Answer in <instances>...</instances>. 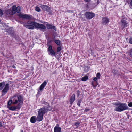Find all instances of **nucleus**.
Here are the masks:
<instances>
[{
	"label": "nucleus",
	"mask_w": 132,
	"mask_h": 132,
	"mask_svg": "<svg viewBox=\"0 0 132 132\" xmlns=\"http://www.w3.org/2000/svg\"><path fill=\"white\" fill-rule=\"evenodd\" d=\"M10 89L9 85L8 83L5 84L4 82H0V90H2L1 96H3L6 94Z\"/></svg>",
	"instance_id": "nucleus-4"
},
{
	"label": "nucleus",
	"mask_w": 132,
	"mask_h": 132,
	"mask_svg": "<svg viewBox=\"0 0 132 132\" xmlns=\"http://www.w3.org/2000/svg\"><path fill=\"white\" fill-rule=\"evenodd\" d=\"M46 26L47 28V29H53L55 31H56V27L55 26L49 24H47L46 25Z\"/></svg>",
	"instance_id": "nucleus-11"
},
{
	"label": "nucleus",
	"mask_w": 132,
	"mask_h": 132,
	"mask_svg": "<svg viewBox=\"0 0 132 132\" xmlns=\"http://www.w3.org/2000/svg\"><path fill=\"white\" fill-rule=\"evenodd\" d=\"M12 67L13 68H14V69H15V68H16V67H15V65H12Z\"/></svg>",
	"instance_id": "nucleus-45"
},
{
	"label": "nucleus",
	"mask_w": 132,
	"mask_h": 132,
	"mask_svg": "<svg viewBox=\"0 0 132 132\" xmlns=\"http://www.w3.org/2000/svg\"><path fill=\"white\" fill-rule=\"evenodd\" d=\"M96 76L98 79H100L101 76V74L99 72L97 73L96 74Z\"/></svg>",
	"instance_id": "nucleus-31"
},
{
	"label": "nucleus",
	"mask_w": 132,
	"mask_h": 132,
	"mask_svg": "<svg viewBox=\"0 0 132 132\" xmlns=\"http://www.w3.org/2000/svg\"><path fill=\"white\" fill-rule=\"evenodd\" d=\"M16 108L17 109H19L21 107V103H19L16 106Z\"/></svg>",
	"instance_id": "nucleus-28"
},
{
	"label": "nucleus",
	"mask_w": 132,
	"mask_h": 132,
	"mask_svg": "<svg viewBox=\"0 0 132 132\" xmlns=\"http://www.w3.org/2000/svg\"><path fill=\"white\" fill-rule=\"evenodd\" d=\"M12 101L13 102V104H16L18 103V100L17 99H14Z\"/></svg>",
	"instance_id": "nucleus-25"
},
{
	"label": "nucleus",
	"mask_w": 132,
	"mask_h": 132,
	"mask_svg": "<svg viewBox=\"0 0 132 132\" xmlns=\"http://www.w3.org/2000/svg\"><path fill=\"white\" fill-rule=\"evenodd\" d=\"M86 2H89L91 1V0H84Z\"/></svg>",
	"instance_id": "nucleus-44"
},
{
	"label": "nucleus",
	"mask_w": 132,
	"mask_h": 132,
	"mask_svg": "<svg viewBox=\"0 0 132 132\" xmlns=\"http://www.w3.org/2000/svg\"><path fill=\"white\" fill-rule=\"evenodd\" d=\"M53 41V40H52L50 39H48L47 40V44L48 45V44H50V43L52 42Z\"/></svg>",
	"instance_id": "nucleus-30"
},
{
	"label": "nucleus",
	"mask_w": 132,
	"mask_h": 132,
	"mask_svg": "<svg viewBox=\"0 0 132 132\" xmlns=\"http://www.w3.org/2000/svg\"><path fill=\"white\" fill-rule=\"evenodd\" d=\"M97 77H95L94 79H93V80L94 81H96L97 80Z\"/></svg>",
	"instance_id": "nucleus-40"
},
{
	"label": "nucleus",
	"mask_w": 132,
	"mask_h": 132,
	"mask_svg": "<svg viewBox=\"0 0 132 132\" xmlns=\"http://www.w3.org/2000/svg\"><path fill=\"white\" fill-rule=\"evenodd\" d=\"M92 85H93V83H92Z\"/></svg>",
	"instance_id": "nucleus-53"
},
{
	"label": "nucleus",
	"mask_w": 132,
	"mask_h": 132,
	"mask_svg": "<svg viewBox=\"0 0 132 132\" xmlns=\"http://www.w3.org/2000/svg\"><path fill=\"white\" fill-rule=\"evenodd\" d=\"M43 116L42 114H40L38 113V115L37 117V121L40 122L42 121L43 118Z\"/></svg>",
	"instance_id": "nucleus-15"
},
{
	"label": "nucleus",
	"mask_w": 132,
	"mask_h": 132,
	"mask_svg": "<svg viewBox=\"0 0 132 132\" xmlns=\"http://www.w3.org/2000/svg\"><path fill=\"white\" fill-rule=\"evenodd\" d=\"M48 109H46L45 108H42L40 109L38 111V113L44 115L48 111Z\"/></svg>",
	"instance_id": "nucleus-9"
},
{
	"label": "nucleus",
	"mask_w": 132,
	"mask_h": 132,
	"mask_svg": "<svg viewBox=\"0 0 132 132\" xmlns=\"http://www.w3.org/2000/svg\"><path fill=\"white\" fill-rule=\"evenodd\" d=\"M40 7L44 11H46L47 12H49V13L50 15L52 14L50 8L49 6L46 5H42L40 6Z\"/></svg>",
	"instance_id": "nucleus-7"
},
{
	"label": "nucleus",
	"mask_w": 132,
	"mask_h": 132,
	"mask_svg": "<svg viewBox=\"0 0 132 132\" xmlns=\"http://www.w3.org/2000/svg\"><path fill=\"white\" fill-rule=\"evenodd\" d=\"M62 49L61 46H59L57 48L56 52H60Z\"/></svg>",
	"instance_id": "nucleus-29"
},
{
	"label": "nucleus",
	"mask_w": 132,
	"mask_h": 132,
	"mask_svg": "<svg viewBox=\"0 0 132 132\" xmlns=\"http://www.w3.org/2000/svg\"><path fill=\"white\" fill-rule=\"evenodd\" d=\"M128 105L129 107H132V102L129 103L128 104Z\"/></svg>",
	"instance_id": "nucleus-36"
},
{
	"label": "nucleus",
	"mask_w": 132,
	"mask_h": 132,
	"mask_svg": "<svg viewBox=\"0 0 132 132\" xmlns=\"http://www.w3.org/2000/svg\"><path fill=\"white\" fill-rule=\"evenodd\" d=\"M18 15L19 18H21L23 19H29L32 18L31 15H28L26 14L23 15L21 13H19L18 14Z\"/></svg>",
	"instance_id": "nucleus-8"
},
{
	"label": "nucleus",
	"mask_w": 132,
	"mask_h": 132,
	"mask_svg": "<svg viewBox=\"0 0 132 132\" xmlns=\"http://www.w3.org/2000/svg\"><path fill=\"white\" fill-rule=\"evenodd\" d=\"M80 91L79 90H78L77 93V96L78 97L79 96V95L80 94Z\"/></svg>",
	"instance_id": "nucleus-35"
},
{
	"label": "nucleus",
	"mask_w": 132,
	"mask_h": 132,
	"mask_svg": "<svg viewBox=\"0 0 132 132\" xmlns=\"http://www.w3.org/2000/svg\"><path fill=\"white\" fill-rule=\"evenodd\" d=\"M35 10L38 12H39L40 11L41 9L39 7L36 6L35 7Z\"/></svg>",
	"instance_id": "nucleus-26"
},
{
	"label": "nucleus",
	"mask_w": 132,
	"mask_h": 132,
	"mask_svg": "<svg viewBox=\"0 0 132 132\" xmlns=\"http://www.w3.org/2000/svg\"><path fill=\"white\" fill-rule=\"evenodd\" d=\"M129 117H130V115L128 114L127 115V117L128 119H129Z\"/></svg>",
	"instance_id": "nucleus-46"
},
{
	"label": "nucleus",
	"mask_w": 132,
	"mask_h": 132,
	"mask_svg": "<svg viewBox=\"0 0 132 132\" xmlns=\"http://www.w3.org/2000/svg\"><path fill=\"white\" fill-rule=\"evenodd\" d=\"M13 103V102L11 100H10L8 102L7 107L10 106L12 103Z\"/></svg>",
	"instance_id": "nucleus-24"
},
{
	"label": "nucleus",
	"mask_w": 132,
	"mask_h": 132,
	"mask_svg": "<svg viewBox=\"0 0 132 132\" xmlns=\"http://www.w3.org/2000/svg\"><path fill=\"white\" fill-rule=\"evenodd\" d=\"M82 100L81 99H80L78 100L77 102V105L78 106H80V104L82 101Z\"/></svg>",
	"instance_id": "nucleus-27"
},
{
	"label": "nucleus",
	"mask_w": 132,
	"mask_h": 132,
	"mask_svg": "<svg viewBox=\"0 0 132 132\" xmlns=\"http://www.w3.org/2000/svg\"><path fill=\"white\" fill-rule=\"evenodd\" d=\"M96 2V3L95 4L96 5H98L100 3V1L99 0H95Z\"/></svg>",
	"instance_id": "nucleus-33"
},
{
	"label": "nucleus",
	"mask_w": 132,
	"mask_h": 132,
	"mask_svg": "<svg viewBox=\"0 0 132 132\" xmlns=\"http://www.w3.org/2000/svg\"><path fill=\"white\" fill-rule=\"evenodd\" d=\"M20 7L19 6L16 7L15 5L13 6L11 8L8 9L6 11V14L8 16H11L15 14L16 12L19 13L20 11Z\"/></svg>",
	"instance_id": "nucleus-3"
},
{
	"label": "nucleus",
	"mask_w": 132,
	"mask_h": 132,
	"mask_svg": "<svg viewBox=\"0 0 132 132\" xmlns=\"http://www.w3.org/2000/svg\"><path fill=\"white\" fill-rule=\"evenodd\" d=\"M84 15L86 18L90 19H92L95 16L94 13L92 12H87L85 13Z\"/></svg>",
	"instance_id": "nucleus-6"
},
{
	"label": "nucleus",
	"mask_w": 132,
	"mask_h": 132,
	"mask_svg": "<svg viewBox=\"0 0 132 132\" xmlns=\"http://www.w3.org/2000/svg\"><path fill=\"white\" fill-rule=\"evenodd\" d=\"M114 105H115V111L121 112L129 109L127 104L125 103H121L120 102L115 103Z\"/></svg>",
	"instance_id": "nucleus-2"
},
{
	"label": "nucleus",
	"mask_w": 132,
	"mask_h": 132,
	"mask_svg": "<svg viewBox=\"0 0 132 132\" xmlns=\"http://www.w3.org/2000/svg\"><path fill=\"white\" fill-rule=\"evenodd\" d=\"M90 110V109H86L85 110L84 112H87L88 111Z\"/></svg>",
	"instance_id": "nucleus-39"
},
{
	"label": "nucleus",
	"mask_w": 132,
	"mask_h": 132,
	"mask_svg": "<svg viewBox=\"0 0 132 132\" xmlns=\"http://www.w3.org/2000/svg\"><path fill=\"white\" fill-rule=\"evenodd\" d=\"M52 40H53V41H55L54 40H56L55 39V36L54 35L53 36V39Z\"/></svg>",
	"instance_id": "nucleus-43"
},
{
	"label": "nucleus",
	"mask_w": 132,
	"mask_h": 132,
	"mask_svg": "<svg viewBox=\"0 0 132 132\" xmlns=\"http://www.w3.org/2000/svg\"><path fill=\"white\" fill-rule=\"evenodd\" d=\"M61 128L54 127V132H61Z\"/></svg>",
	"instance_id": "nucleus-19"
},
{
	"label": "nucleus",
	"mask_w": 132,
	"mask_h": 132,
	"mask_svg": "<svg viewBox=\"0 0 132 132\" xmlns=\"http://www.w3.org/2000/svg\"><path fill=\"white\" fill-rule=\"evenodd\" d=\"M16 95H14L13 96V98H16Z\"/></svg>",
	"instance_id": "nucleus-49"
},
{
	"label": "nucleus",
	"mask_w": 132,
	"mask_h": 132,
	"mask_svg": "<svg viewBox=\"0 0 132 132\" xmlns=\"http://www.w3.org/2000/svg\"><path fill=\"white\" fill-rule=\"evenodd\" d=\"M113 73H114V74H115L116 73L117 71L115 70L114 69L113 70Z\"/></svg>",
	"instance_id": "nucleus-42"
},
{
	"label": "nucleus",
	"mask_w": 132,
	"mask_h": 132,
	"mask_svg": "<svg viewBox=\"0 0 132 132\" xmlns=\"http://www.w3.org/2000/svg\"><path fill=\"white\" fill-rule=\"evenodd\" d=\"M42 103L46 105V106H45L44 108H45L46 109H48V110L49 109V108L50 106V104L44 101Z\"/></svg>",
	"instance_id": "nucleus-18"
},
{
	"label": "nucleus",
	"mask_w": 132,
	"mask_h": 132,
	"mask_svg": "<svg viewBox=\"0 0 132 132\" xmlns=\"http://www.w3.org/2000/svg\"><path fill=\"white\" fill-rule=\"evenodd\" d=\"M129 53L131 55V57H132V49H131L130 50Z\"/></svg>",
	"instance_id": "nucleus-38"
},
{
	"label": "nucleus",
	"mask_w": 132,
	"mask_h": 132,
	"mask_svg": "<svg viewBox=\"0 0 132 132\" xmlns=\"http://www.w3.org/2000/svg\"><path fill=\"white\" fill-rule=\"evenodd\" d=\"M41 22L42 23H44V22Z\"/></svg>",
	"instance_id": "nucleus-52"
},
{
	"label": "nucleus",
	"mask_w": 132,
	"mask_h": 132,
	"mask_svg": "<svg viewBox=\"0 0 132 132\" xmlns=\"http://www.w3.org/2000/svg\"><path fill=\"white\" fill-rule=\"evenodd\" d=\"M75 94H73L71 96L70 101V103L71 104H72L73 102L75 99Z\"/></svg>",
	"instance_id": "nucleus-17"
},
{
	"label": "nucleus",
	"mask_w": 132,
	"mask_h": 132,
	"mask_svg": "<svg viewBox=\"0 0 132 132\" xmlns=\"http://www.w3.org/2000/svg\"><path fill=\"white\" fill-rule=\"evenodd\" d=\"M21 132H23V131L22 130H21Z\"/></svg>",
	"instance_id": "nucleus-51"
},
{
	"label": "nucleus",
	"mask_w": 132,
	"mask_h": 132,
	"mask_svg": "<svg viewBox=\"0 0 132 132\" xmlns=\"http://www.w3.org/2000/svg\"><path fill=\"white\" fill-rule=\"evenodd\" d=\"M55 40L54 42H55V43L58 45L59 46H60L61 45V41L59 40Z\"/></svg>",
	"instance_id": "nucleus-21"
},
{
	"label": "nucleus",
	"mask_w": 132,
	"mask_h": 132,
	"mask_svg": "<svg viewBox=\"0 0 132 132\" xmlns=\"http://www.w3.org/2000/svg\"><path fill=\"white\" fill-rule=\"evenodd\" d=\"M55 127H56L57 128H60V127H59V125L58 124H56V126Z\"/></svg>",
	"instance_id": "nucleus-41"
},
{
	"label": "nucleus",
	"mask_w": 132,
	"mask_h": 132,
	"mask_svg": "<svg viewBox=\"0 0 132 132\" xmlns=\"http://www.w3.org/2000/svg\"><path fill=\"white\" fill-rule=\"evenodd\" d=\"M6 31L8 33L11 34V36L12 37H13L14 36V31L12 27H10L9 29H6Z\"/></svg>",
	"instance_id": "nucleus-12"
},
{
	"label": "nucleus",
	"mask_w": 132,
	"mask_h": 132,
	"mask_svg": "<svg viewBox=\"0 0 132 132\" xmlns=\"http://www.w3.org/2000/svg\"><path fill=\"white\" fill-rule=\"evenodd\" d=\"M79 122H76L75 124V125L76 126L77 128H78L79 126Z\"/></svg>",
	"instance_id": "nucleus-32"
},
{
	"label": "nucleus",
	"mask_w": 132,
	"mask_h": 132,
	"mask_svg": "<svg viewBox=\"0 0 132 132\" xmlns=\"http://www.w3.org/2000/svg\"><path fill=\"white\" fill-rule=\"evenodd\" d=\"M121 22L122 23L121 27L123 29L126 26L127 24L126 21L124 19H122L121 20Z\"/></svg>",
	"instance_id": "nucleus-14"
},
{
	"label": "nucleus",
	"mask_w": 132,
	"mask_h": 132,
	"mask_svg": "<svg viewBox=\"0 0 132 132\" xmlns=\"http://www.w3.org/2000/svg\"><path fill=\"white\" fill-rule=\"evenodd\" d=\"M3 12L2 10L0 9V16H2L3 15Z\"/></svg>",
	"instance_id": "nucleus-34"
},
{
	"label": "nucleus",
	"mask_w": 132,
	"mask_h": 132,
	"mask_svg": "<svg viewBox=\"0 0 132 132\" xmlns=\"http://www.w3.org/2000/svg\"><path fill=\"white\" fill-rule=\"evenodd\" d=\"M27 24H24V26L28 29H33L35 27L37 29H40L41 30L46 29V26L43 24H40L35 21H29Z\"/></svg>",
	"instance_id": "nucleus-1"
},
{
	"label": "nucleus",
	"mask_w": 132,
	"mask_h": 132,
	"mask_svg": "<svg viewBox=\"0 0 132 132\" xmlns=\"http://www.w3.org/2000/svg\"><path fill=\"white\" fill-rule=\"evenodd\" d=\"M2 123L1 122H0V127H2Z\"/></svg>",
	"instance_id": "nucleus-48"
},
{
	"label": "nucleus",
	"mask_w": 132,
	"mask_h": 132,
	"mask_svg": "<svg viewBox=\"0 0 132 132\" xmlns=\"http://www.w3.org/2000/svg\"><path fill=\"white\" fill-rule=\"evenodd\" d=\"M37 120V119L36 116H33L30 118V121L32 123H35Z\"/></svg>",
	"instance_id": "nucleus-16"
},
{
	"label": "nucleus",
	"mask_w": 132,
	"mask_h": 132,
	"mask_svg": "<svg viewBox=\"0 0 132 132\" xmlns=\"http://www.w3.org/2000/svg\"><path fill=\"white\" fill-rule=\"evenodd\" d=\"M109 21V20L107 17H103L102 19V23L103 25H107Z\"/></svg>",
	"instance_id": "nucleus-10"
},
{
	"label": "nucleus",
	"mask_w": 132,
	"mask_h": 132,
	"mask_svg": "<svg viewBox=\"0 0 132 132\" xmlns=\"http://www.w3.org/2000/svg\"><path fill=\"white\" fill-rule=\"evenodd\" d=\"M2 111L4 113L5 112H4V110H2Z\"/></svg>",
	"instance_id": "nucleus-50"
},
{
	"label": "nucleus",
	"mask_w": 132,
	"mask_h": 132,
	"mask_svg": "<svg viewBox=\"0 0 132 132\" xmlns=\"http://www.w3.org/2000/svg\"><path fill=\"white\" fill-rule=\"evenodd\" d=\"M47 82L46 81H44L39 87V89L40 91H43L44 87L46 85Z\"/></svg>",
	"instance_id": "nucleus-13"
},
{
	"label": "nucleus",
	"mask_w": 132,
	"mask_h": 132,
	"mask_svg": "<svg viewBox=\"0 0 132 132\" xmlns=\"http://www.w3.org/2000/svg\"><path fill=\"white\" fill-rule=\"evenodd\" d=\"M129 43L132 44V38H130L129 40Z\"/></svg>",
	"instance_id": "nucleus-37"
},
{
	"label": "nucleus",
	"mask_w": 132,
	"mask_h": 132,
	"mask_svg": "<svg viewBox=\"0 0 132 132\" xmlns=\"http://www.w3.org/2000/svg\"><path fill=\"white\" fill-rule=\"evenodd\" d=\"M130 5L131 6H132V0H131L130 3Z\"/></svg>",
	"instance_id": "nucleus-47"
},
{
	"label": "nucleus",
	"mask_w": 132,
	"mask_h": 132,
	"mask_svg": "<svg viewBox=\"0 0 132 132\" xmlns=\"http://www.w3.org/2000/svg\"><path fill=\"white\" fill-rule=\"evenodd\" d=\"M88 79V77L87 76H85L82 78V80L83 81H85Z\"/></svg>",
	"instance_id": "nucleus-22"
},
{
	"label": "nucleus",
	"mask_w": 132,
	"mask_h": 132,
	"mask_svg": "<svg viewBox=\"0 0 132 132\" xmlns=\"http://www.w3.org/2000/svg\"><path fill=\"white\" fill-rule=\"evenodd\" d=\"M10 110L12 111H15L17 109L16 107L15 106H12L10 107V106L7 107Z\"/></svg>",
	"instance_id": "nucleus-20"
},
{
	"label": "nucleus",
	"mask_w": 132,
	"mask_h": 132,
	"mask_svg": "<svg viewBox=\"0 0 132 132\" xmlns=\"http://www.w3.org/2000/svg\"><path fill=\"white\" fill-rule=\"evenodd\" d=\"M47 51L48 54L52 56H55L56 54L55 51L52 49V46L51 45L49 46L47 48Z\"/></svg>",
	"instance_id": "nucleus-5"
},
{
	"label": "nucleus",
	"mask_w": 132,
	"mask_h": 132,
	"mask_svg": "<svg viewBox=\"0 0 132 132\" xmlns=\"http://www.w3.org/2000/svg\"><path fill=\"white\" fill-rule=\"evenodd\" d=\"M17 98H18V100L19 102H20L21 101L22 97L21 95H20L18 96H17Z\"/></svg>",
	"instance_id": "nucleus-23"
}]
</instances>
